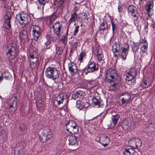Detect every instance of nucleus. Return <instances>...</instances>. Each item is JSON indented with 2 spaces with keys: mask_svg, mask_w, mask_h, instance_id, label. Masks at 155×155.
I'll return each mask as SVG.
<instances>
[{
  "mask_svg": "<svg viewBox=\"0 0 155 155\" xmlns=\"http://www.w3.org/2000/svg\"><path fill=\"white\" fill-rule=\"evenodd\" d=\"M134 139L135 142L136 146L137 147L141 146L142 144V141L141 140L140 138L137 137H135V138H134Z\"/></svg>",
  "mask_w": 155,
  "mask_h": 155,
  "instance_id": "39",
  "label": "nucleus"
},
{
  "mask_svg": "<svg viewBox=\"0 0 155 155\" xmlns=\"http://www.w3.org/2000/svg\"><path fill=\"white\" fill-rule=\"evenodd\" d=\"M69 43L70 45V48L71 51H74L77 48V43L74 41H69Z\"/></svg>",
  "mask_w": 155,
  "mask_h": 155,
  "instance_id": "32",
  "label": "nucleus"
},
{
  "mask_svg": "<svg viewBox=\"0 0 155 155\" xmlns=\"http://www.w3.org/2000/svg\"><path fill=\"white\" fill-rule=\"evenodd\" d=\"M148 23H147L145 25V29L146 31H148Z\"/></svg>",
  "mask_w": 155,
  "mask_h": 155,
  "instance_id": "58",
  "label": "nucleus"
},
{
  "mask_svg": "<svg viewBox=\"0 0 155 155\" xmlns=\"http://www.w3.org/2000/svg\"><path fill=\"white\" fill-rule=\"evenodd\" d=\"M67 130L72 134H77L78 132L79 127L75 121L68 120L65 124Z\"/></svg>",
  "mask_w": 155,
  "mask_h": 155,
  "instance_id": "5",
  "label": "nucleus"
},
{
  "mask_svg": "<svg viewBox=\"0 0 155 155\" xmlns=\"http://www.w3.org/2000/svg\"><path fill=\"white\" fill-rule=\"evenodd\" d=\"M56 51L57 54L61 55L63 52V49L61 47L57 46L56 47Z\"/></svg>",
  "mask_w": 155,
  "mask_h": 155,
  "instance_id": "42",
  "label": "nucleus"
},
{
  "mask_svg": "<svg viewBox=\"0 0 155 155\" xmlns=\"http://www.w3.org/2000/svg\"><path fill=\"white\" fill-rule=\"evenodd\" d=\"M110 142L109 138L106 136H104L101 137V142L100 143L104 147L107 146Z\"/></svg>",
  "mask_w": 155,
  "mask_h": 155,
  "instance_id": "25",
  "label": "nucleus"
},
{
  "mask_svg": "<svg viewBox=\"0 0 155 155\" xmlns=\"http://www.w3.org/2000/svg\"><path fill=\"white\" fill-rule=\"evenodd\" d=\"M99 69L98 65L94 61H89L87 65L84 69L86 74L88 73H92L97 71Z\"/></svg>",
  "mask_w": 155,
  "mask_h": 155,
  "instance_id": "7",
  "label": "nucleus"
},
{
  "mask_svg": "<svg viewBox=\"0 0 155 155\" xmlns=\"http://www.w3.org/2000/svg\"><path fill=\"white\" fill-rule=\"evenodd\" d=\"M16 19L18 20L19 23L21 25H25L29 21L28 15L23 12L18 14Z\"/></svg>",
  "mask_w": 155,
  "mask_h": 155,
  "instance_id": "12",
  "label": "nucleus"
},
{
  "mask_svg": "<svg viewBox=\"0 0 155 155\" xmlns=\"http://www.w3.org/2000/svg\"><path fill=\"white\" fill-rule=\"evenodd\" d=\"M86 53L84 51H83L80 53L78 58V60L80 61V62H82L83 58H86Z\"/></svg>",
  "mask_w": 155,
  "mask_h": 155,
  "instance_id": "33",
  "label": "nucleus"
},
{
  "mask_svg": "<svg viewBox=\"0 0 155 155\" xmlns=\"http://www.w3.org/2000/svg\"><path fill=\"white\" fill-rule=\"evenodd\" d=\"M128 15L132 17V19L134 22L136 21L138 19V12L136 7L133 5H129L127 8Z\"/></svg>",
  "mask_w": 155,
  "mask_h": 155,
  "instance_id": "10",
  "label": "nucleus"
},
{
  "mask_svg": "<svg viewBox=\"0 0 155 155\" xmlns=\"http://www.w3.org/2000/svg\"><path fill=\"white\" fill-rule=\"evenodd\" d=\"M45 74L47 78L53 80L58 79L59 75L58 71L56 68L52 67H49L46 68Z\"/></svg>",
  "mask_w": 155,
  "mask_h": 155,
  "instance_id": "4",
  "label": "nucleus"
},
{
  "mask_svg": "<svg viewBox=\"0 0 155 155\" xmlns=\"http://www.w3.org/2000/svg\"><path fill=\"white\" fill-rule=\"evenodd\" d=\"M120 97L121 102L120 103V105L124 104H127L130 100L131 95L129 93H124L121 94Z\"/></svg>",
  "mask_w": 155,
  "mask_h": 155,
  "instance_id": "16",
  "label": "nucleus"
},
{
  "mask_svg": "<svg viewBox=\"0 0 155 155\" xmlns=\"http://www.w3.org/2000/svg\"><path fill=\"white\" fill-rule=\"evenodd\" d=\"M78 137L75 136H70L68 139L69 144L72 145L78 144Z\"/></svg>",
  "mask_w": 155,
  "mask_h": 155,
  "instance_id": "24",
  "label": "nucleus"
},
{
  "mask_svg": "<svg viewBox=\"0 0 155 155\" xmlns=\"http://www.w3.org/2000/svg\"><path fill=\"white\" fill-rule=\"evenodd\" d=\"M19 38L21 40L27 39L28 38L27 31L26 30L22 29L19 32Z\"/></svg>",
  "mask_w": 155,
  "mask_h": 155,
  "instance_id": "23",
  "label": "nucleus"
},
{
  "mask_svg": "<svg viewBox=\"0 0 155 155\" xmlns=\"http://www.w3.org/2000/svg\"><path fill=\"white\" fill-rule=\"evenodd\" d=\"M95 140L96 141L100 143V142H101V138H100V137L97 136L96 137Z\"/></svg>",
  "mask_w": 155,
  "mask_h": 155,
  "instance_id": "55",
  "label": "nucleus"
},
{
  "mask_svg": "<svg viewBox=\"0 0 155 155\" xmlns=\"http://www.w3.org/2000/svg\"><path fill=\"white\" fill-rule=\"evenodd\" d=\"M33 27L32 35L34 40L37 41L40 35V27L37 25H35L32 26Z\"/></svg>",
  "mask_w": 155,
  "mask_h": 155,
  "instance_id": "17",
  "label": "nucleus"
},
{
  "mask_svg": "<svg viewBox=\"0 0 155 155\" xmlns=\"http://www.w3.org/2000/svg\"><path fill=\"white\" fill-rule=\"evenodd\" d=\"M113 83H114L113 84H111L110 86L109 89L110 90L114 91L116 90L118 84L116 82V81Z\"/></svg>",
  "mask_w": 155,
  "mask_h": 155,
  "instance_id": "35",
  "label": "nucleus"
},
{
  "mask_svg": "<svg viewBox=\"0 0 155 155\" xmlns=\"http://www.w3.org/2000/svg\"><path fill=\"white\" fill-rule=\"evenodd\" d=\"M68 68L70 74L72 75L76 74L78 71L76 64L73 61H70L68 64Z\"/></svg>",
  "mask_w": 155,
  "mask_h": 155,
  "instance_id": "15",
  "label": "nucleus"
},
{
  "mask_svg": "<svg viewBox=\"0 0 155 155\" xmlns=\"http://www.w3.org/2000/svg\"><path fill=\"white\" fill-rule=\"evenodd\" d=\"M133 51H137L139 48V47L137 44H134V46L132 47Z\"/></svg>",
  "mask_w": 155,
  "mask_h": 155,
  "instance_id": "52",
  "label": "nucleus"
},
{
  "mask_svg": "<svg viewBox=\"0 0 155 155\" xmlns=\"http://www.w3.org/2000/svg\"><path fill=\"white\" fill-rule=\"evenodd\" d=\"M104 116H103V117L102 118V119H104Z\"/></svg>",
  "mask_w": 155,
  "mask_h": 155,
  "instance_id": "62",
  "label": "nucleus"
},
{
  "mask_svg": "<svg viewBox=\"0 0 155 155\" xmlns=\"http://www.w3.org/2000/svg\"><path fill=\"white\" fill-rule=\"evenodd\" d=\"M68 31V28L67 30L66 33L63 34L61 38V41H62L63 43L64 44V45H66L67 43V36Z\"/></svg>",
  "mask_w": 155,
  "mask_h": 155,
  "instance_id": "31",
  "label": "nucleus"
},
{
  "mask_svg": "<svg viewBox=\"0 0 155 155\" xmlns=\"http://www.w3.org/2000/svg\"><path fill=\"white\" fill-rule=\"evenodd\" d=\"M149 127L151 129V131H153L155 129V126L152 123H150L149 125Z\"/></svg>",
  "mask_w": 155,
  "mask_h": 155,
  "instance_id": "50",
  "label": "nucleus"
},
{
  "mask_svg": "<svg viewBox=\"0 0 155 155\" xmlns=\"http://www.w3.org/2000/svg\"><path fill=\"white\" fill-rule=\"evenodd\" d=\"M46 38L47 40L50 41L54 42L56 39H55L54 37L51 35L50 34H48L46 36Z\"/></svg>",
  "mask_w": 155,
  "mask_h": 155,
  "instance_id": "36",
  "label": "nucleus"
},
{
  "mask_svg": "<svg viewBox=\"0 0 155 155\" xmlns=\"http://www.w3.org/2000/svg\"><path fill=\"white\" fill-rule=\"evenodd\" d=\"M93 104L96 106H101L103 105V101L98 99L96 97H94L92 99Z\"/></svg>",
  "mask_w": 155,
  "mask_h": 155,
  "instance_id": "26",
  "label": "nucleus"
},
{
  "mask_svg": "<svg viewBox=\"0 0 155 155\" xmlns=\"http://www.w3.org/2000/svg\"><path fill=\"white\" fill-rule=\"evenodd\" d=\"M52 137V134L49 129L43 130L39 136L41 142L45 143L48 141Z\"/></svg>",
  "mask_w": 155,
  "mask_h": 155,
  "instance_id": "11",
  "label": "nucleus"
},
{
  "mask_svg": "<svg viewBox=\"0 0 155 155\" xmlns=\"http://www.w3.org/2000/svg\"><path fill=\"white\" fill-rule=\"evenodd\" d=\"M71 97L74 99H77V98L78 97V96H77V95L76 94L75 92L72 94Z\"/></svg>",
  "mask_w": 155,
  "mask_h": 155,
  "instance_id": "56",
  "label": "nucleus"
},
{
  "mask_svg": "<svg viewBox=\"0 0 155 155\" xmlns=\"http://www.w3.org/2000/svg\"><path fill=\"white\" fill-rule=\"evenodd\" d=\"M6 52L7 58L8 60L14 59L18 53V49L16 44L15 43L9 44L6 49Z\"/></svg>",
  "mask_w": 155,
  "mask_h": 155,
  "instance_id": "2",
  "label": "nucleus"
},
{
  "mask_svg": "<svg viewBox=\"0 0 155 155\" xmlns=\"http://www.w3.org/2000/svg\"><path fill=\"white\" fill-rule=\"evenodd\" d=\"M25 124H23L21 126L19 127V130L20 131H22L25 130L26 127H25Z\"/></svg>",
  "mask_w": 155,
  "mask_h": 155,
  "instance_id": "51",
  "label": "nucleus"
},
{
  "mask_svg": "<svg viewBox=\"0 0 155 155\" xmlns=\"http://www.w3.org/2000/svg\"><path fill=\"white\" fill-rule=\"evenodd\" d=\"M37 4L38 5L37 8L38 9H40L43 10L44 9V5L40 4L39 3H37Z\"/></svg>",
  "mask_w": 155,
  "mask_h": 155,
  "instance_id": "49",
  "label": "nucleus"
},
{
  "mask_svg": "<svg viewBox=\"0 0 155 155\" xmlns=\"http://www.w3.org/2000/svg\"><path fill=\"white\" fill-rule=\"evenodd\" d=\"M120 117V115L118 114L112 116L111 119L114 126L117 124Z\"/></svg>",
  "mask_w": 155,
  "mask_h": 155,
  "instance_id": "27",
  "label": "nucleus"
},
{
  "mask_svg": "<svg viewBox=\"0 0 155 155\" xmlns=\"http://www.w3.org/2000/svg\"><path fill=\"white\" fill-rule=\"evenodd\" d=\"M83 105L82 108H87L89 105V103L85 99H83L82 100Z\"/></svg>",
  "mask_w": 155,
  "mask_h": 155,
  "instance_id": "45",
  "label": "nucleus"
},
{
  "mask_svg": "<svg viewBox=\"0 0 155 155\" xmlns=\"http://www.w3.org/2000/svg\"><path fill=\"white\" fill-rule=\"evenodd\" d=\"M62 22L57 21L52 26V28L54 34L58 37H59L63 32V30L64 28Z\"/></svg>",
  "mask_w": 155,
  "mask_h": 155,
  "instance_id": "9",
  "label": "nucleus"
},
{
  "mask_svg": "<svg viewBox=\"0 0 155 155\" xmlns=\"http://www.w3.org/2000/svg\"><path fill=\"white\" fill-rule=\"evenodd\" d=\"M111 23L112 24V30L113 32V33H114L115 31H116V29H117V26L112 21H111Z\"/></svg>",
  "mask_w": 155,
  "mask_h": 155,
  "instance_id": "47",
  "label": "nucleus"
},
{
  "mask_svg": "<svg viewBox=\"0 0 155 155\" xmlns=\"http://www.w3.org/2000/svg\"><path fill=\"white\" fill-rule=\"evenodd\" d=\"M97 56L99 61H101L103 60L104 55L103 52L101 49H99L97 51Z\"/></svg>",
  "mask_w": 155,
  "mask_h": 155,
  "instance_id": "30",
  "label": "nucleus"
},
{
  "mask_svg": "<svg viewBox=\"0 0 155 155\" xmlns=\"http://www.w3.org/2000/svg\"><path fill=\"white\" fill-rule=\"evenodd\" d=\"M14 152L16 155H21L23 153V150L20 148L18 149L15 148L14 150Z\"/></svg>",
  "mask_w": 155,
  "mask_h": 155,
  "instance_id": "43",
  "label": "nucleus"
},
{
  "mask_svg": "<svg viewBox=\"0 0 155 155\" xmlns=\"http://www.w3.org/2000/svg\"><path fill=\"white\" fill-rule=\"evenodd\" d=\"M29 57L31 58L30 61L38 62V58L37 56L34 57V55L30 54L29 55Z\"/></svg>",
  "mask_w": 155,
  "mask_h": 155,
  "instance_id": "40",
  "label": "nucleus"
},
{
  "mask_svg": "<svg viewBox=\"0 0 155 155\" xmlns=\"http://www.w3.org/2000/svg\"><path fill=\"white\" fill-rule=\"evenodd\" d=\"M79 8V7L77 6H75L73 10L74 12L77 11Z\"/></svg>",
  "mask_w": 155,
  "mask_h": 155,
  "instance_id": "57",
  "label": "nucleus"
},
{
  "mask_svg": "<svg viewBox=\"0 0 155 155\" xmlns=\"http://www.w3.org/2000/svg\"><path fill=\"white\" fill-rule=\"evenodd\" d=\"M76 107L80 110L82 109L83 102L82 100L81 101L78 100L76 102Z\"/></svg>",
  "mask_w": 155,
  "mask_h": 155,
  "instance_id": "37",
  "label": "nucleus"
},
{
  "mask_svg": "<svg viewBox=\"0 0 155 155\" xmlns=\"http://www.w3.org/2000/svg\"><path fill=\"white\" fill-rule=\"evenodd\" d=\"M117 74L115 70L111 68L107 70L105 78L107 82L110 83L114 82L117 81Z\"/></svg>",
  "mask_w": 155,
  "mask_h": 155,
  "instance_id": "6",
  "label": "nucleus"
},
{
  "mask_svg": "<svg viewBox=\"0 0 155 155\" xmlns=\"http://www.w3.org/2000/svg\"><path fill=\"white\" fill-rule=\"evenodd\" d=\"M79 25L77 26H75V28L74 30V33L73 34V35H76L78 33V29H79Z\"/></svg>",
  "mask_w": 155,
  "mask_h": 155,
  "instance_id": "53",
  "label": "nucleus"
},
{
  "mask_svg": "<svg viewBox=\"0 0 155 155\" xmlns=\"http://www.w3.org/2000/svg\"><path fill=\"white\" fill-rule=\"evenodd\" d=\"M11 13L9 12H6L4 16V21L5 27L7 30L9 31H10L11 28Z\"/></svg>",
  "mask_w": 155,
  "mask_h": 155,
  "instance_id": "13",
  "label": "nucleus"
},
{
  "mask_svg": "<svg viewBox=\"0 0 155 155\" xmlns=\"http://www.w3.org/2000/svg\"><path fill=\"white\" fill-rule=\"evenodd\" d=\"M152 26L154 28V25H152Z\"/></svg>",
  "mask_w": 155,
  "mask_h": 155,
  "instance_id": "61",
  "label": "nucleus"
},
{
  "mask_svg": "<svg viewBox=\"0 0 155 155\" xmlns=\"http://www.w3.org/2000/svg\"><path fill=\"white\" fill-rule=\"evenodd\" d=\"M137 71L134 68H131L130 70L125 74L126 76V79L128 81H131L136 76Z\"/></svg>",
  "mask_w": 155,
  "mask_h": 155,
  "instance_id": "18",
  "label": "nucleus"
},
{
  "mask_svg": "<svg viewBox=\"0 0 155 155\" xmlns=\"http://www.w3.org/2000/svg\"><path fill=\"white\" fill-rule=\"evenodd\" d=\"M109 27L108 26V24L106 21H103L100 25L98 31L101 33H102V32L104 31H108Z\"/></svg>",
  "mask_w": 155,
  "mask_h": 155,
  "instance_id": "20",
  "label": "nucleus"
},
{
  "mask_svg": "<svg viewBox=\"0 0 155 155\" xmlns=\"http://www.w3.org/2000/svg\"><path fill=\"white\" fill-rule=\"evenodd\" d=\"M64 0H53L55 3H57L58 5L55 8V10L52 15L56 18L62 14L63 12V6Z\"/></svg>",
  "mask_w": 155,
  "mask_h": 155,
  "instance_id": "8",
  "label": "nucleus"
},
{
  "mask_svg": "<svg viewBox=\"0 0 155 155\" xmlns=\"http://www.w3.org/2000/svg\"><path fill=\"white\" fill-rule=\"evenodd\" d=\"M78 17V14L76 12H74L71 14V15L70 19L68 20V23L70 24L74 21L76 20Z\"/></svg>",
  "mask_w": 155,
  "mask_h": 155,
  "instance_id": "29",
  "label": "nucleus"
},
{
  "mask_svg": "<svg viewBox=\"0 0 155 155\" xmlns=\"http://www.w3.org/2000/svg\"><path fill=\"white\" fill-rule=\"evenodd\" d=\"M142 44V46L140 48L141 52L142 53H145L147 50L148 44L146 40L142 39V42H140Z\"/></svg>",
  "mask_w": 155,
  "mask_h": 155,
  "instance_id": "21",
  "label": "nucleus"
},
{
  "mask_svg": "<svg viewBox=\"0 0 155 155\" xmlns=\"http://www.w3.org/2000/svg\"><path fill=\"white\" fill-rule=\"evenodd\" d=\"M2 75L3 77H4L6 80L9 79L12 77V75L8 71L4 72L2 74Z\"/></svg>",
  "mask_w": 155,
  "mask_h": 155,
  "instance_id": "34",
  "label": "nucleus"
},
{
  "mask_svg": "<svg viewBox=\"0 0 155 155\" xmlns=\"http://www.w3.org/2000/svg\"><path fill=\"white\" fill-rule=\"evenodd\" d=\"M135 153L134 148H126L123 149V153L124 155H133Z\"/></svg>",
  "mask_w": 155,
  "mask_h": 155,
  "instance_id": "22",
  "label": "nucleus"
},
{
  "mask_svg": "<svg viewBox=\"0 0 155 155\" xmlns=\"http://www.w3.org/2000/svg\"><path fill=\"white\" fill-rule=\"evenodd\" d=\"M129 48V46L128 45L127 48H121L117 49L116 45H113L112 46V50L114 56L116 57L117 59L119 58L125 61L126 59L127 55L128 54Z\"/></svg>",
  "mask_w": 155,
  "mask_h": 155,
  "instance_id": "1",
  "label": "nucleus"
},
{
  "mask_svg": "<svg viewBox=\"0 0 155 155\" xmlns=\"http://www.w3.org/2000/svg\"><path fill=\"white\" fill-rule=\"evenodd\" d=\"M66 94L63 93L60 94L55 98L54 100V103L59 105L62 103L64 99H66Z\"/></svg>",
  "mask_w": 155,
  "mask_h": 155,
  "instance_id": "19",
  "label": "nucleus"
},
{
  "mask_svg": "<svg viewBox=\"0 0 155 155\" xmlns=\"http://www.w3.org/2000/svg\"><path fill=\"white\" fill-rule=\"evenodd\" d=\"M75 92L76 94L77 95V96H78V97L80 98L83 97V94H84V93L83 91L80 90H78L75 91Z\"/></svg>",
  "mask_w": 155,
  "mask_h": 155,
  "instance_id": "46",
  "label": "nucleus"
},
{
  "mask_svg": "<svg viewBox=\"0 0 155 155\" xmlns=\"http://www.w3.org/2000/svg\"><path fill=\"white\" fill-rule=\"evenodd\" d=\"M52 46V44L51 43L48 41H47L45 43V45L44 48L46 49H50V48Z\"/></svg>",
  "mask_w": 155,
  "mask_h": 155,
  "instance_id": "44",
  "label": "nucleus"
},
{
  "mask_svg": "<svg viewBox=\"0 0 155 155\" xmlns=\"http://www.w3.org/2000/svg\"><path fill=\"white\" fill-rule=\"evenodd\" d=\"M18 95L16 94H11L8 101L9 107V110L11 114H13L16 111L15 107L18 102Z\"/></svg>",
  "mask_w": 155,
  "mask_h": 155,
  "instance_id": "3",
  "label": "nucleus"
},
{
  "mask_svg": "<svg viewBox=\"0 0 155 155\" xmlns=\"http://www.w3.org/2000/svg\"><path fill=\"white\" fill-rule=\"evenodd\" d=\"M150 84L149 82L146 81H143L141 84V86L143 88H146L148 87Z\"/></svg>",
  "mask_w": 155,
  "mask_h": 155,
  "instance_id": "41",
  "label": "nucleus"
},
{
  "mask_svg": "<svg viewBox=\"0 0 155 155\" xmlns=\"http://www.w3.org/2000/svg\"><path fill=\"white\" fill-rule=\"evenodd\" d=\"M3 77L2 74L1 76H0V81H2L3 80Z\"/></svg>",
  "mask_w": 155,
  "mask_h": 155,
  "instance_id": "59",
  "label": "nucleus"
},
{
  "mask_svg": "<svg viewBox=\"0 0 155 155\" xmlns=\"http://www.w3.org/2000/svg\"><path fill=\"white\" fill-rule=\"evenodd\" d=\"M2 0V1H5V0Z\"/></svg>",
  "mask_w": 155,
  "mask_h": 155,
  "instance_id": "63",
  "label": "nucleus"
},
{
  "mask_svg": "<svg viewBox=\"0 0 155 155\" xmlns=\"http://www.w3.org/2000/svg\"><path fill=\"white\" fill-rule=\"evenodd\" d=\"M56 19V18L52 14L50 16H47L46 18L47 22L49 25H52Z\"/></svg>",
  "mask_w": 155,
  "mask_h": 155,
  "instance_id": "28",
  "label": "nucleus"
},
{
  "mask_svg": "<svg viewBox=\"0 0 155 155\" xmlns=\"http://www.w3.org/2000/svg\"><path fill=\"white\" fill-rule=\"evenodd\" d=\"M48 2L47 0H38L36 1L37 3H39L42 5H45V4Z\"/></svg>",
  "mask_w": 155,
  "mask_h": 155,
  "instance_id": "48",
  "label": "nucleus"
},
{
  "mask_svg": "<svg viewBox=\"0 0 155 155\" xmlns=\"http://www.w3.org/2000/svg\"><path fill=\"white\" fill-rule=\"evenodd\" d=\"M39 65L38 62L30 61V66L32 69L37 68Z\"/></svg>",
  "mask_w": 155,
  "mask_h": 155,
  "instance_id": "38",
  "label": "nucleus"
},
{
  "mask_svg": "<svg viewBox=\"0 0 155 155\" xmlns=\"http://www.w3.org/2000/svg\"><path fill=\"white\" fill-rule=\"evenodd\" d=\"M38 102L39 103V104H41L42 103V101L41 100H40L38 101Z\"/></svg>",
  "mask_w": 155,
  "mask_h": 155,
  "instance_id": "60",
  "label": "nucleus"
},
{
  "mask_svg": "<svg viewBox=\"0 0 155 155\" xmlns=\"http://www.w3.org/2000/svg\"><path fill=\"white\" fill-rule=\"evenodd\" d=\"M118 12H122V5L121 4L119 5L118 7Z\"/></svg>",
  "mask_w": 155,
  "mask_h": 155,
  "instance_id": "54",
  "label": "nucleus"
},
{
  "mask_svg": "<svg viewBox=\"0 0 155 155\" xmlns=\"http://www.w3.org/2000/svg\"><path fill=\"white\" fill-rule=\"evenodd\" d=\"M153 0H149L147 2L145 8L147 14L149 16H150L153 14Z\"/></svg>",
  "mask_w": 155,
  "mask_h": 155,
  "instance_id": "14",
  "label": "nucleus"
}]
</instances>
